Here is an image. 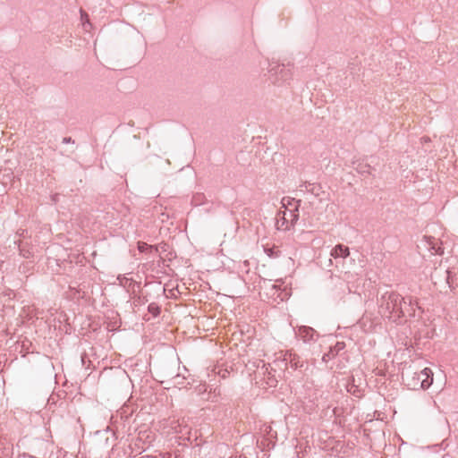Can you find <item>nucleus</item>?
<instances>
[{
	"label": "nucleus",
	"mask_w": 458,
	"mask_h": 458,
	"mask_svg": "<svg viewBox=\"0 0 458 458\" xmlns=\"http://www.w3.org/2000/svg\"><path fill=\"white\" fill-rule=\"evenodd\" d=\"M378 302L380 311L389 318L394 315V321L405 318L403 303H406V298L398 293L387 291L381 295Z\"/></svg>",
	"instance_id": "f257e3e1"
},
{
	"label": "nucleus",
	"mask_w": 458,
	"mask_h": 458,
	"mask_svg": "<svg viewBox=\"0 0 458 458\" xmlns=\"http://www.w3.org/2000/svg\"><path fill=\"white\" fill-rule=\"evenodd\" d=\"M259 295L265 298L267 301L280 303L289 298V292L282 289L280 285L276 284L270 279H263L259 284Z\"/></svg>",
	"instance_id": "f03ea898"
},
{
	"label": "nucleus",
	"mask_w": 458,
	"mask_h": 458,
	"mask_svg": "<svg viewBox=\"0 0 458 458\" xmlns=\"http://www.w3.org/2000/svg\"><path fill=\"white\" fill-rule=\"evenodd\" d=\"M267 70L269 73V79L272 83H278L282 81L284 82L291 78V71L288 67H286L284 64H279L277 62H271L267 64Z\"/></svg>",
	"instance_id": "7ed1b4c3"
},
{
	"label": "nucleus",
	"mask_w": 458,
	"mask_h": 458,
	"mask_svg": "<svg viewBox=\"0 0 458 458\" xmlns=\"http://www.w3.org/2000/svg\"><path fill=\"white\" fill-rule=\"evenodd\" d=\"M412 383H408L413 388L428 389L433 383V373L429 368H425L412 375Z\"/></svg>",
	"instance_id": "20e7f679"
},
{
	"label": "nucleus",
	"mask_w": 458,
	"mask_h": 458,
	"mask_svg": "<svg viewBox=\"0 0 458 458\" xmlns=\"http://www.w3.org/2000/svg\"><path fill=\"white\" fill-rule=\"evenodd\" d=\"M282 211L286 212L289 215L292 221L299 219V208L301 206V200L291 197H284L281 200Z\"/></svg>",
	"instance_id": "39448f33"
},
{
	"label": "nucleus",
	"mask_w": 458,
	"mask_h": 458,
	"mask_svg": "<svg viewBox=\"0 0 458 458\" xmlns=\"http://www.w3.org/2000/svg\"><path fill=\"white\" fill-rule=\"evenodd\" d=\"M283 361L286 366H290V368L294 370H301L306 364L305 360L293 350L285 352Z\"/></svg>",
	"instance_id": "423d86ee"
},
{
	"label": "nucleus",
	"mask_w": 458,
	"mask_h": 458,
	"mask_svg": "<svg viewBox=\"0 0 458 458\" xmlns=\"http://www.w3.org/2000/svg\"><path fill=\"white\" fill-rule=\"evenodd\" d=\"M296 335L305 344H313L319 337V334L314 328L307 326L299 327Z\"/></svg>",
	"instance_id": "0eeeda50"
},
{
	"label": "nucleus",
	"mask_w": 458,
	"mask_h": 458,
	"mask_svg": "<svg viewBox=\"0 0 458 458\" xmlns=\"http://www.w3.org/2000/svg\"><path fill=\"white\" fill-rule=\"evenodd\" d=\"M298 220L292 221L290 216L284 211H278L276 218V227L277 230L288 231L295 225Z\"/></svg>",
	"instance_id": "6e6552de"
},
{
	"label": "nucleus",
	"mask_w": 458,
	"mask_h": 458,
	"mask_svg": "<svg viewBox=\"0 0 458 458\" xmlns=\"http://www.w3.org/2000/svg\"><path fill=\"white\" fill-rule=\"evenodd\" d=\"M345 347V344L344 342H337L334 346H331L329 351L326 353H324L322 357V360L324 362H327L330 360L334 359L339 352L344 350Z\"/></svg>",
	"instance_id": "1a4fd4ad"
},
{
	"label": "nucleus",
	"mask_w": 458,
	"mask_h": 458,
	"mask_svg": "<svg viewBox=\"0 0 458 458\" xmlns=\"http://www.w3.org/2000/svg\"><path fill=\"white\" fill-rule=\"evenodd\" d=\"M403 310H405V317H415L416 310H420L416 300H413L411 297L406 299V303H403Z\"/></svg>",
	"instance_id": "9d476101"
},
{
	"label": "nucleus",
	"mask_w": 458,
	"mask_h": 458,
	"mask_svg": "<svg viewBox=\"0 0 458 458\" xmlns=\"http://www.w3.org/2000/svg\"><path fill=\"white\" fill-rule=\"evenodd\" d=\"M164 377H167V382H171L174 386H182L184 385V380L186 377L182 376L179 372L174 375V372H163Z\"/></svg>",
	"instance_id": "9b49d317"
},
{
	"label": "nucleus",
	"mask_w": 458,
	"mask_h": 458,
	"mask_svg": "<svg viewBox=\"0 0 458 458\" xmlns=\"http://www.w3.org/2000/svg\"><path fill=\"white\" fill-rule=\"evenodd\" d=\"M331 256L334 257L335 259H337V258H346L349 256L350 254V251H349V248L343 245V244H337L335 245L332 250H331V252H330Z\"/></svg>",
	"instance_id": "f8f14e48"
},
{
	"label": "nucleus",
	"mask_w": 458,
	"mask_h": 458,
	"mask_svg": "<svg viewBox=\"0 0 458 458\" xmlns=\"http://www.w3.org/2000/svg\"><path fill=\"white\" fill-rule=\"evenodd\" d=\"M138 250L141 253H157L158 252V246L150 245L144 242H138Z\"/></svg>",
	"instance_id": "ddd939ff"
},
{
	"label": "nucleus",
	"mask_w": 458,
	"mask_h": 458,
	"mask_svg": "<svg viewBox=\"0 0 458 458\" xmlns=\"http://www.w3.org/2000/svg\"><path fill=\"white\" fill-rule=\"evenodd\" d=\"M301 187H304V191L311 193L314 196H318L320 192V187L315 183L305 182Z\"/></svg>",
	"instance_id": "4468645a"
},
{
	"label": "nucleus",
	"mask_w": 458,
	"mask_h": 458,
	"mask_svg": "<svg viewBox=\"0 0 458 458\" xmlns=\"http://www.w3.org/2000/svg\"><path fill=\"white\" fill-rule=\"evenodd\" d=\"M117 280L119 281L120 284L123 285V287H126L127 285H133V287L137 285L138 287H140V284L133 281L131 278H127L125 276H119L117 277Z\"/></svg>",
	"instance_id": "2eb2a0df"
},
{
	"label": "nucleus",
	"mask_w": 458,
	"mask_h": 458,
	"mask_svg": "<svg viewBox=\"0 0 458 458\" xmlns=\"http://www.w3.org/2000/svg\"><path fill=\"white\" fill-rule=\"evenodd\" d=\"M428 249L435 254H441V247L438 246L437 242L435 239L429 238L428 241Z\"/></svg>",
	"instance_id": "dca6fc26"
},
{
	"label": "nucleus",
	"mask_w": 458,
	"mask_h": 458,
	"mask_svg": "<svg viewBox=\"0 0 458 458\" xmlns=\"http://www.w3.org/2000/svg\"><path fill=\"white\" fill-rule=\"evenodd\" d=\"M148 311L153 315V317H157L160 314L161 309L158 304L156 302H151L148 306Z\"/></svg>",
	"instance_id": "f3484780"
},
{
	"label": "nucleus",
	"mask_w": 458,
	"mask_h": 458,
	"mask_svg": "<svg viewBox=\"0 0 458 458\" xmlns=\"http://www.w3.org/2000/svg\"><path fill=\"white\" fill-rule=\"evenodd\" d=\"M358 173L364 174H370V165L368 164H361L359 163L357 166L355 167Z\"/></svg>",
	"instance_id": "a211bd4d"
},
{
	"label": "nucleus",
	"mask_w": 458,
	"mask_h": 458,
	"mask_svg": "<svg viewBox=\"0 0 458 458\" xmlns=\"http://www.w3.org/2000/svg\"><path fill=\"white\" fill-rule=\"evenodd\" d=\"M260 430L263 436H267L270 434V432L272 431V428L269 425L264 424L261 427Z\"/></svg>",
	"instance_id": "6ab92c4d"
},
{
	"label": "nucleus",
	"mask_w": 458,
	"mask_h": 458,
	"mask_svg": "<svg viewBox=\"0 0 458 458\" xmlns=\"http://www.w3.org/2000/svg\"><path fill=\"white\" fill-rule=\"evenodd\" d=\"M81 361L82 366H86V362L88 361L90 363V360H89V357L86 353H82L81 356Z\"/></svg>",
	"instance_id": "aec40b11"
},
{
	"label": "nucleus",
	"mask_w": 458,
	"mask_h": 458,
	"mask_svg": "<svg viewBox=\"0 0 458 458\" xmlns=\"http://www.w3.org/2000/svg\"><path fill=\"white\" fill-rule=\"evenodd\" d=\"M64 144L74 143V140L71 137H64L62 140Z\"/></svg>",
	"instance_id": "412c9836"
},
{
	"label": "nucleus",
	"mask_w": 458,
	"mask_h": 458,
	"mask_svg": "<svg viewBox=\"0 0 458 458\" xmlns=\"http://www.w3.org/2000/svg\"><path fill=\"white\" fill-rule=\"evenodd\" d=\"M158 246V250H161L162 251H165L166 250V244L165 243H161Z\"/></svg>",
	"instance_id": "4be33fe9"
},
{
	"label": "nucleus",
	"mask_w": 458,
	"mask_h": 458,
	"mask_svg": "<svg viewBox=\"0 0 458 458\" xmlns=\"http://www.w3.org/2000/svg\"><path fill=\"white\" fill-rule=\"evenodd\" d=\"M138 301H139V303H140V304H144L145 302H147V301H148V300H146L145 298H143V299L141 300V298L139 296V297H138Z\"/></svg>",
	"instance_id": "5701e85b"
},
{
	"label": "nucleus",
	"mask_w": 458,
	"mask_h": 458,
	"mask_svg": "<svg viewBox=\"0 0 458 458\" xmlns=\"http://www.w3.org/2000/svg\"><path fill=\"white\" fill-rule=\"evenodd\" d=\"M355 386L354 385H352V386H348V392H351L353 394H355V390L352 391V387H354Z\"/></svg>",
	"instance_id": "b1692460"
},
{
	"label": "nucleus",
	"mask_w": 458,
	"mask_h": 458,
	"mask_svg": "<svg viewBox=\"0 0 458 458\" xmlns=\"http://www.w3.org/2000/svg\"><path fill=\"white\" fill-rule=\"evenodd\" d=\"M81 20L84 21L86 19H88V14L83 13L81 10Z\"/></svg>",
	"instance_id": "393cba45"
},
{
	"label": "nucleus",
	"mask_w": 458,
	"mask_h": 458,
	"mask_svg": "<svg viewBox=\"0 0 458 458\" xmlns=\"http://www.w3.org/2000/svg\"><path fill=\"white\" fill-rule=\"evenodd\" d=\"M18 458H32L30 455L23 454L18 456Z\"/></svg>",
	"instance_id": "a878e982"
},
{
	"label": "nucleus",
	"mask_w": 458,
	"mask_h": 458,
	"mask_svg": "<svg viewBox=\"0 0 458 458\" xmlns=\"http://www.w3.org/2000/svg\"><path fill=\"white\" fill-rule=\"evenodd\" d=\"M446 274H447V276H446V281L447 283L449 284V280L451 278V272L449 270H446Z\"/></svg>",
	"instance_id": "bb28decb"
},
{
	"label": "nucleus",
	"mask_w": 458,
	"mask_h": 458,
	"mask_svg": "<svg viewBox=\"0 0 458 458\" xmlns=\"http://www.w3.org/2000/svg\"><path fill=\"white\" fill-rule=\"evenodd\" d=\"M21 254L24 258H26V259H28V258H29V254H27V251H24V252H23V250H21Z\"/></svg>",
	"instance_id": "cd10ccee"
},
{
	"label": "nucleus",
	"mask_w": 458,
	"mask_h": 458,
	"mask_svg": "<svg viewBox=\"0 0 458 458\" xmlns=\"http://www.w3.org/2000/svg\"><path fill=\"white\" fill-rule=\"evenodd\" d=\"M266 251L267 252L268 256H273V251L271 250H267Z\"/></svg>",
	"instance_id": "c85d7f7f"
}]
</instances>
